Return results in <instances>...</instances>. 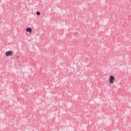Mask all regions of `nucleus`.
I'll return each instance as SVG.
<instances>
[{"mask_svg":"<svg viewBox=\"0 0 131 131\" xmlns=\"http://www.w3.org/2000/svg\"><path fill=\"white\" fill-rule=\"evenodd\" d=\"M114 80H115V78L113 76L111 75L110 76V83H111V84H113V83H114Z\"/></svg>","mask_w":131,"mask_h":131,"instance_id":"obj_1","label":"nucleus"},{"mask_svg":"<svg viewBox=\"0 0 131 131\" xmlns=\"http://www.w3.org/2000/svg\"><path fill=\"white\" fill-rule=\"evenodd\" d=\"M13 55V52L12 51H8L6 53V56L9 57V56H12Z\"/></svg>","mask_w":131,"mask_h":131,"instance_id":"obj_2","label":"nucleus"},{"mask_svg":"<svg viewBox=\"0 0 131 131\" xmlns=\"http://www.w3.org/2000/svg\"><path fill=\"white\" fill-rule=\"evenodd\" d=\"M26 31L27 32H30V33H31V32H32V29H31V28H27L26 29Z\"/></svg>","mask_w":131,"mask_h":131,"instance_id":"obj_3","label":"nucleus"},{"mask_svg":"<svg viewBox=\"0 0 131 131\" xmlns=\"http://www.w3.org/2000/svg\"><path fill=\"white\" fill-rule=\"evenodd\" d=\"M36 15H37V16H39V15H40V12H39V11H37L36 12Z\"/></svg>","mask_w":131,"mask_h":131,"instance_id":"obj_4","label":"nucleus"}]
</instances>
